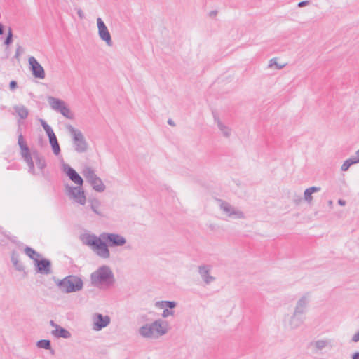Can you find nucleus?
Returning a JSON list of instances; mask_svg holds the SVG:
<instances>
[{
    "label": "nucleus",
    "instance_id": "1",
    "mask_svg": "<svg viewBox=\"0 0 359 359\" xmlns=\"http://www.w3.org/2000/svg\"><path fill=\"white\" fill-rule=\"evenodd\" d=\"M91 284L96 287L102 285L110 287L115 282L114 276L109 266L104 265L90 274Z\"/></svg>",
    "mask_w": 359,
    "mask_h": 359
},
{
    "label": "nucleus",
    "instance_id": "2",
    "mask_svg": "<svg viewBox=\"0 0 359 359\" xmlns=\"http://www.w3.org/2000/svg\"><path fill=\"white\" fill-rule=\"evenodd\" d=\"M82 241L84 245L91 247L100 257L104 259L109 258L110 251L109 245L100 236L97 237L95 234H87L83 236Z\"/></svg>",
    "mask_w": 359,
    "mask_h": 359
},
{
    "label": "nucleus",
    "instance_id": "3",
    "mask_svg": "<svg viewBox=\"0 0 359 359\" xmlns=\"http://www.w3.org/2000/svg\"><path fill=\"white\" fill-rule=\"evenodd\" d=\"M57 287L64 293L81 291L83 287L82 279L76 275H69L56 282Z\"/></svg>",
    "mask_w": 359,
    "mask_h": 359
},
{
    "label": "nucleus",
    "instance_id": "4",
    "mask_svg": "<svg viewBox=\"0 0 359 359\" xmlns=\"http://www.w3.org/2000/svg\"><path fill=\"white\" fill-rule=\"evenodd\" d=\"M168 329V323L162 319H158L152 323H147L140 327L139 334L142 337H151L153 334L162 336L167 333Z\"/></svg>",
    "mask_w": 359,
    "mask_h": 359
},
{
    "label": "nucleus",
    "instance_id": "5",
    "mask_svg": "<svg viewBox=\"0 0 359 359\" xmlns=\"http://www.w3.org/2000/svg\"><path fill=\"white\" fill-rule=\"evenodd\" d=\"M66 128L72 136L74 150L77 153L87 151L88 144L82 132L70 124L67 125Z\"/></svg>",
    "mask_w": 359,
    "mask_h": 359
},
{
    "label": "nucleus",
    "instance_id": "6",
    "mask_svg": "<svg viewBox=\"0 0 359 359\" xmlns=\"http://www.w3.org/2000/svg\"><path fill=\"white\" fill-rule=\"evenodd\" d=\"M48 101L53 110L60 113L65 118L71 120L74 118V114L63 100L54 97H48Z\"/></svg>",
    "mask_w": 359,
    "mask_h": 359
},
{
    "label": "nucleus",
    "instance_id": "7",
    "mask_svg": "<svg viewBox=\"0 0 359 359\" xmlns=\"http://www.w3.org/2000/svg\"><path fill=\"white\" fill-rule=\"evenodd\" d=\"M83 175L94 190L98 192H102L104 191L106 188L105 185L91 168L88 167L85 168L83 171Z\"/></svg>",
    "mask_w": 359,
    "mask_h": 359
},
{
    "label": "nucleus",
    "instance_id": "8",
    "mask_svg": "<svg viewBox=\"0 0 359 359\" xmlns=\"http://www.w3.org/2000/svg\"><path fill=\"white\" fill-rule=\"evenodd\" d=\"M67 196L80 205H83L86 202L84 191L80 187L65 186Z\"/></svg>",
    "mask_w": 359,
    "mask_h": 359
},
{
    "label": "nucleus",
    "instance_id": "9",
    "mask_svg": "<svg viewBox=\"0 0 359 359\" xmlns=\"http://www.w3.org/2000/svg\"><path fill=\"white\" fill-rule=\"evenodd\" d=\"M100 236L107 242L109 247H121L126 243V239L118 233L103 232Z\"/></svg>",
    "mask_w": 359,
    "mask_h": 359
},
{
    "label": "nucleus",
    "instance_id": "10",
    "mask_svg": "<svg viewBox=\"0 0 359 359\" xmlns=\"http://www.w3.org/2000/svg\"><path fill=\"white\" fill-rule=\"evenodd\" d=\"M219 206L221 210L229 217L243 219L245 217L244 213L231 205L228 202L219 199Z\"/></svg>",
    "mask_w": 359,
    "mask_h": 359
},
{
    "label": "nucleus",
    "instance_id": "11",
    "mask_svg": "<svg viewBox=\"0 0 359 359\" xmlns=\"http://www.w3.org/2000/svg\"><path fill=\"white\" fill-rule=\"evenodd\" d=\"M35 270L36 273L42 275H49L53 273L51 261L41 257L39 260H36L34 263Z\"/></svg>",
    "mask_w": 359,
    "mask_h": 359
},
{
    "label": "nucleus",
    "instance_id": "12",
    "mask_svg": "<svg viewBox=\"0 0 359 359\" xmlns=\"http://www.w3.org/2000/svg\"><path fill=\"white\" fill-rule=\"evenodd\" d=\"M28 62L32 75L36 79H43L46 76L45 70L37 60L34 57L31 56Z\"/></svg>",
    "mask_w": 359,
    "mask_h": 359
},
{
    "label": "nucleus",
    "instance_id": "13",
    "mask_svg": "<svg viewBox=\"0 0 359 359\" xmlns=\"http://www.w3.org/2000/svg\"><path fill=\"white\" fill-rule=\"evenodd\" d=\"M97 25L98 27V34L100 39L105 41L106 43L111 46H112V40L111 34L102 20L100 18L97 19Z\"/></svg>",
    "mask_w": 359,
    "mask_h": 359
},
{
    "label": "nucleus",
    "instance_id": "14",
    "mask_svg": "<svg viewBox=\"0 0 359 359\" xmlns=\"http://www.w3.org/2000/svg\"><path fill=\"white\" fill-rule=\"evenodd\" d=\"M62 170L71 181L74 182L76 184L79 185V187L82 186L83 183L82 177L70 165L66 163H63Z\"/></svg>",
    "mask_w": 359,
    "mask_h": 359
},
{
    "label": "nucleus",
    "instance_id": "15",
    "mask_svg": "<svg viewBox=\"0 0 359 359\" xmlns=\"http://www.w3.org/2000/svg\"><path fill=\"white\" fill-rule=\"evenodd\" d=\"M212 266L208 264L200 265L198 268V273L205 285H210L215 280V277L210 275Z\"/></svg>",
    "mask_w": 359,
    "mask_h": 359
},
{
    "label": "nucleus",
    "instance_id": "16",
    "mask_svg": "<svg viewBox=\"0 0 359 359\" xmlns=\"http://www.w3.org/2000/svg\"><path fill=\"white\" fill-rule=\"evenodd\" d=\"M309 302V293H306L297 301L293 313L305 317L308 309Z\"/></svg>",
    "mask_w": 359,
    "mask_h": 359
},
{
    "label": "nucleus",
    "instance_id": "17",
    "mask_svg": "<svg viewBox=\"0 0 359 359\" xmlns=\"http://www.w3.org/2000/svg\"><path fill=\"white\" fill-rule=\"evenodd\" d=\"M93 329L99 331L107 327L110 323V318L108 316H103L100 313H95L93 316Z\"/></svg>",
    "mask_w": 359,
    "mask_h": 359
},
{
    "label": "nucleus",
    "instance_id": "18",
    "mask_svg": "<svg viewBox=\"0 0 359 359\" xmlns=\"http://www.w3.org/2000/svg\"><path fill=\"white\" fill-rule=\"evenodd\" d=\"M305 317L293 313L289 318L285 326L290 330H294L299 327L304 323Z\"/></svg>",
    "mask_w": 359,
    "mask_h": 359
},
{
    "label": "nucleus",
    "instance_id": "19",
    "mask_svg": "<svg viewBox=\"0 0 359 359\" xmlns=\"http://www.w3.org/2000/svg\"><path fill=\"white\" fill-rule=\"evenodd\" d=\"M327 345V341L326 340H317L316 341L311 342L308 346V348L314 353H316L319 351H321L323 348H325Z\"/></svg>",
    "mask_w": 359,
    "mask_h": 359
},
{
    "label": "nucleus",
    "instance_id": "20",
    "mask_svg": "<svg viewBox=\"0 0 359 359\" xmlns=\"http://www.w3.org/2000/svg\"><path fill=\"white\" fill-rule=\"evenodd\" d=\"M50 325L55 327V329L52 330V334L54 337H69L70 333L66 329L55 325L53 320H50Z\"/></svg>",
    "mask_w": 359,
    "mask_h": 359
},
{
    "label": "nucleus",
    "instance_id": "21",
    "mask_svg": "<svg viewBox=\"0 0 359 359\" xmlns=\"http://www.w3.org/2000/svg\"><path fill=\"white\" fill-rule=\"evenodd\" d=\"M177 306V302L175 301H158L155 303V306L158 309H172Z\"/></svg>",
    "mask_w": 359,
    "mask_h": 359
},
{
    "label": "nucleus",
    "instance_id": "22",
    "mask_svg": "<svg viewBox=\"0 0 359 359\" xmlns=\"http://www.w3.org/2000/svg\"><path fill=\"white\" fill-rule=\"evenodd\" d=\"M18 257V255L15 252H13L11 255V262L17 271H24L25 269V266L20 262Z\"/></svg>",
    "mask_w": 359,
    "mask_h": 359
},
{
    "label": "nucleus",
    "instance_id": "23",
    "mask_svg": "<svg viewBox=\"0 0 359 359\" xmlns=\"http://www.w3.org/2000/svg\"><path fill=\"white\" fill-rule=\"evenodd\" d=\"M25 253L32 260H34V263L36 260H39L41 257V255L36 252L35 250L32 248L31 247L27 246L25 247Z\"/></svg>",
    "mask_w": 359,
    "mask_h": 359
},
{
    "label": "nucleus",
    "instance_id": "24",
    "mask_svg": "<svg viewBox=\"0 0 359 359\" xmlns=\"http://www.w3.org/2000/svg\"><path fill=\"white\" fill-rule=\"evenodd\" d=\"M15 111L22 119L27 118L29 111L28 109L23 105H17L13 107Z\"/></svg>",
    "mask_w": 359,
    "mask_h": 359
},
{
    "label": "nucleus",
    "instance_id": "25",
    "mask_svg": "<svg viewBox=\"0 0 359 359\" xmlns=\"http://www.w3.org/2000/svg\"><path fill=\"white\" fill-rule=\"evenodd\" d=\"M89 203L90 205L91 210L97 215H100V212L98 211V209L100 206V202L97 198H92L89 199Z\"/></svg>",
    "mask_w": 359,
    "mask_h": 359
},
{
    "label": "nucleus",
    "instance_id": "26",
    "mask_svg": "<svg viewBox=\"0 0 359 359\" xmlns=\"http://www.w3.org/2000/svg\"><path fill=\"white\" fill-rule=\"evenodd\" d=\"M217 127L225 137H230L231 130L228 126H225L221 121H218Z\"/></svg>",
    "mask_w": 359,
    "mask_h": 359
},
{
    "label": "nucleus",
    "instance_id": "27",
    "mask_svg": "<svg viewBox=\"0 0 359 359\" xmlns=\"http://www.w3.org/2000/svg\"><path fill=\"white\" fill-rule=\"evenodd\" d=\"M34 159L36 166L40 170H43L46 167V162L43 157H41L38 154H36L34 155Z\"/></svg>",
    "mask_w": 359,
    "mask_h": 359
},
{
    "label": "nucleus",
    "instance_id": "28",
    "mask_svg": "<svg viewBox=\"0 0 359 359\" xmlns=\"http://www.w3.org/2000/svg\"><path fill=\"white\" fill-rule=\"evenodd\" d=\"M26 163H27L28 165V167H29V172L32 174H34V162H33V160H32V156H26V158L24 159Z\"/></svg>",
    "mask_w": 359,
    "mask_h": 359
},
{
    "label": "nucleus",
    "instance_id": "29",
    "mask_svg": "<svg viewBox=\"0 0 359 359\" xmlns=\"http://www.w3.org/2000/svg\"><path fill=\"white\" fill-rule=\"evenodd\" d=\"M37 346L48 350L50 348V342L49 340H40L37 342Z\"/></svg>",
    "mask_w": 359,
    "mask_h": 359
},
{
    "label": "nucleus",
    "instance_id": "30",
    "mask_svg": "<svg viewBox=\"0 0 359 359\" xmlns=\"http://www.w3.org/2000/svg\"><path fill=\"white\" fill-rule=\"evenodd\" d=\"M13 42V32L11 27L8 28L7 36L4 41V44L9 46Z\"/></svg>",
    "mask_w": 359,
    "mask_h": 359
},
{
    "label": "nucleus",
    "instance_id": "31",
    "mask_svg": "<svg viewBox=\"0 0 359 359\" xmlns=\"http://www.w3.org/2000/svg\"><path fill=\"white\" fill-rule=\"evenodd\" d=\"M354 165L353 163V161H351L349 158L346 160L344 163L342 164L341 167V170L342 171H347L348 168L352 165Z\"/></svg>",
    "mask_w": 359,
    "mask_h": 359
},
{
    "label": "nucleus",
    "instance_id": "32",
    "mask_svg": "<svg viewBox=\"0 0 359 359\" xmlns=\"http://www.w3.org/2000/svg\"><path fill=\"white\" fill-rule=\"evenodd\" d=\"M18 143L21 149H25L27 147V145L26 144V142L24 140V137L21 133L18 135Z\"/></svg>",
    "mask_w": 359,
    "mask_h": 359
},
{
    "label": "nucleus",
    "instance_id": "33",
    "mask_svg": "<svg viewBox=\"0 0 359 359\" xmlns=\"http://www.w3.org/2000/svg\"><path fill=\"white\" fill-rule=\"evenodd\" d=\"M50 146L52 147V150H53V154L55 156H58L60 154V151H61L59 142L51 144Z\"/></svg>",
    "mask_w": 359,
    "mask_h": 359
},
{
    "label": "nucleus",
    "instance_id": "34",
    "mask_svg": "<svg viewBox=\"0 0 359 359\" xmlns=\"http://www.w3.org/2000/svg\"><path fill=\"white\" fill-rule=\"evenodd\" d=\"M273 65H276L278 69H282L284 67V65H279L277 63L276 58H272L269 61V67H272Z\"/></svg>",
    "mask_w": 359,
    "mask_h": 359
},
{
    "label": "nucleus",
    "instance_id": "35",
    "mask_svg": "<svg viewBox=\"0 0 359 359\" xmlns=\"http://www.w3.org/2000/svg\"><path fill=\"white\" fill-rule=\"evenodd\" d=\"M48 137L49 139L50 144L58 142L55 133H50V135H48Z\"/></svg>",
    "mask_w": 359,
    "mask_h": 359
},
{
    "label": "nucleus",
    "instance_id": "36",
    "mask_svg": "<svg viewBox=\"0 0 359 359\" xmlns=\"http://www.w3.org/2000/svg\"><path fill=\"white\" fill-rule=\"evenodd\" d=\"M304 200L307 202H311L313 199L312 194L306 189L304 193Z\"/></svg>",
    "mask_w": 359,
    "mask_h": 359
},
{
    "label": "nucleus",
    "instance_id": "37",
    "mask_svg": "<svg viewBox=\"0 0 359 359\" xmlns=\"http://www.w3.org/2000/svg\"><path fill=\"white\" fill-rule=\"evenodd\" d=\"M21 154L24 159L26 158V156H31V154H30L29 147H27V148H25V149H22Z\"/></svg>",
    "mask_w": 359,
    "mask_h": 359
},
{
    "label": "nucleus",
    "instance_id": "38",
    "mask_svg": "<svg viewBox=\"0 0 359 359\" xmlns=\"http://www.w3.org/2000/svg\"><path fill=\"white\" fill-rule=\"evenodd\" d=\"M174 313V311L171 310L170 309H164L163 311V313H162V316L163 318H167L169 316H172L173 315Z\"/></svg>",
    "mask_w": 359,
    "mask_h": 359
},
{
    "label": "nucleus",
    "instance_id": "39",
    "mask_svg": "<svg viewBox=\"0 0 359 359\" xmlns=\"http://www.w3.org/2000/svg\"><path fill=\"white\" fill-rule=\"evenodd\" d=\"M349 159L353 161V164H357L359 163V154L358 150L355 153V155L352 156Z\"/></svg>",
    "mask_w": 359,
    "mask_h": 359
},
{
    "label": "nucleus",
    "instance_id": "40",
    "mask_svg": "<svg viewBox=\"0 0 359 359\" xmlns=\"http://www.w3.org/2000/svg\"><path fill=\"white\" fill-rule=\"evenodd\" d=\"M1 229H2V227H1V226H0V233H1L3 235H4V236H5L8 239H9L11 242H13V243H15V242H16V241H15L16 237H15V236H9V235H8V234H6V233L1 232Z\"/></svg>",
    "mask_w": 359,
    "mask_h": 359
},
{
    "label": "nucleus",
    "instance_id": "41",
    "mask_svg": "<svg viewBox=\"0 0 359 359\" xmlns=\"http://www.w3.org/2000/svg\"><path fill=\"white\" fill-rule=\"evenodd\" d=\"M43 128L46 131L47 135H50V133H54L53 130L48 124H47V126H44Z\"/></svg>",
    "mask_w": 359,
    "mask_h": 359
},
{
    "label": "nucleus",
    "instance_id": "42",
    "mask_svg": "<svg viewBox=\"0 0 359 359\" xmlns=\"http://www.w3.org/2000/svg\"><path fill=\"white\" fill-rule=\"evenodd\" d=\"M308 191L311 194H313V193L315 192H317V191H319L320 190V187H311L307 189Z\"/></svg>",
    "mask_w": 359,
    "mask_h": 359
},
{
    "label": "nucleus",
    "instance_id": "43",
    "mask_svg": "<svg viewBox=\"0 0 359 359\" xmlns=\"http://www.w3.org/2000/svg\"><path fill=\"white\" fill-rule=\"evenodd\" d=\"M308 191L311 194H313V193L315 192H317V191H319L320 190V187H311L307 189Z\"/></svg>",
    "mask_w": 359,
    "mask_h": 359
},
{
    "label": "nucleus",
    "instance_id": "44",
    "mask_svg": "<svg viewBox=\"0 0 359 359\" xmlns=\"http://www.w3.org/2000/svg\"><path fill=\"white\" fill-rule=\"evenodd\" d=\"M18 87V83L17 81L13 80L9 83V88L10 90H13Z\"/></svg>",
    "mask_w": 359,
    "mask_h": 359
},
{
    "label": "nucleus",
    "instance_id": "45",
    "mask_svg": "<svg viewBox=\"0 0 359 359\" xmlns=\"http://www.w3.org/2000/svg\"><path fill=\"white\" fill-rule=\"evenodd\" d=\"M309 4V1H300L298 3L297 6L302 8V7L306 6Z\"/></svg>",
    "mask_w": 359,
    "mask_h": 359
},
{
    "label": "nucleus",
    "instance_id": "46",
    "mask_svg": "<svg viewBox=\"0 0 359 359\" xmlns=\"http://www.w3.org/2000/svg\"><path fill=\"white\" fill-rule=\"evenodd\" d=\"M77 14L80 19H83L85 18L84 13L81 9H78Z\"/></svg>",
    "mask_w": 359,
    "mask_h": 359
},
{
    "label": "nucleus",
    "instance_id": "47",
    "mask_svg": "<svg viewBox=\"0 0 359 359\" xmlns=\"http://www.w3.org/2000/svg\"><path fill=\"white\" fill-rule=\"evenodd\" d=\"M21 50H22L21 46H18L17 49H16L15 57H18L20 54Z\"/></svg>",
    "mask_w": 359,
    "mask_h": 359
},
{
    "label": "nucleus",
    "instance_id": "48",
    "mask_svg": "<svg viewBox=\"0 0 359 359\" xmlns=\"http://www.w3.org/2000/svg\"><path fill=\"white\" fill-rule=\"evenodd\" d=\"M213 116H214V120L215 121V123H217V125L218 126V121H220L217 114H215V113H213Z\"/></svg>",
    "mask_w": 359,
    "mask_h": 359
},
{
    "label": "nucleus",
    "instance_id": "49",
    "mask_svg": "<svg viewBox=\"0 0 359 359\" xmlns=\"http://www.w3.org/2000/svg\"><path fill=\"white\" fill-rule=\"evenodd\" d=\"M338 204L339 205L344 206V205H346V201L344 200H343V199H339L338 200Z\"/></svg>",
    "mask_w": 359,
    "mask_h": 359
},
{
    "label": "nucleus",
    "instance_id": "50",
    "mask_svg": "<svg viewBox=\"0 0 359 359\" xmlns=\"http://www.w3.org/2000/svg\"><path fill=\"white\" fill-rule=\"evenodd\" d=\"M168 123L170 126H175L174 121L172 119H170V118L168 120Z\"/></svg>",
    "mask_w": 359,
    "mask_h": 359
},
{
    "label": "nucleus",
    "instance_id": "51",
    "mask_svg": "<svg viewBox=\"0 0 359 359\" xmlns=\"http://www.w3.org/2000/svg\"><path fill=\"white\" fill-rule=\"evenodd\" d=\"M40 123L41 126L43 128L44 126H47V123L43 119H40Z\"/></svg>",
    "mask_w": 359,
    "mask_h": 359
},
{
    "label": "nucleus",
    "instance_id": "52",
    "mask_svg": "<svg viewBox=\"0 0 359 359\" xmlns=\"http://www.w3.org/2000/svg\"><path fill=\"white\" fill-rule=\"evenodd\" d=\"M217 11H212L210 13V16H211V17L215 16L217 15Z\"/></svg>",
    "mask_w": 359,
    "mask_h": 359
},
{
    "label": "nucleus",
    "instance_id": "53",
    "mask_svg": "<svg viewBox=\"0 0 359 359\" xmlns=\"http://www.w3.org/2000/svg\"><path fill=\"white\" fill-rule=\"evenodd\" d=\"M4 25H2L0 26V35L4 34Z\"/></svg>",
    "mask_w": 359,
    "mask_h": 359
},
{
    "label": "nucleus",
    "instance_id": "54",
    "mask_svg": "<svg viewBox=\"0 0 359 359\" xmlns=\"http://www.w3.org/2000/svg\"><path fill=\"white\" fill-rule=\"evenodd\" d=\"M353 359H359V352H357L353 354Z\"/></svg>",
    "mask_w": 359,
    "mask_h": 359
},
{
    "label": "nucleus",
    "instance_id": "55",
    "mask_svg": "<svg viewBox=\"0 0 359 359\" xmlns=\"http://www.w3.org/2000/svg\"><path fill=\"white\" fill-rule=\"evenodd\" d=\"M39 143L41 146L43 145V138H42V137H41V138L39 139Z\"/></svg>",
    "mask_w": 359,
    "mask_h": 359
},
{
    "label": "nucleus",
    "instance_id": "56",
    "mask_svg": "<svg viewBox=\"0 0 359 359\" xmlns=\"http://www.w3.org/2000/svg\"><path fill=\"white\" fill-rule=\"evenodd\" d=\"M353 337H359V330L357 332H355Z\"/></svg>",
    "mask_w": 359,
    "mask_h": 359
},
{
    "label": "nucleus",
    "instance_id": "57",
    "mask_svg": "<svg viewBox=\"0 0 359 359\" xmlns=\"http://www.w3.org/2000/svg\"><path fill=\"white\" fill-rule=\"evenodd\" d=\"M353 341L354 342H358L359 341V338H353Z\"/></svg>",
    "mask_w": 359,
    "mask_h": 359
},
{
    "label": "nucleus",
    "instance_id": "58",
    "mask_svg": "<svg viewBox=\"0 0 359 359\" xmlns=\"http://www.w3.org/2000/svg\"><path fill=\"white\" fill-rule=\"evenodd\" d=\"M328 204H329V205H330V206H332V201L330 200V201H328Z\"/></svg>",
    "mask_w": 359,
    "mask_h": 359
},
{
    "label": "nucleus",
    "instance_id": "59",
    "mask_svg": "<svg viewBox=\"0 0 359 359\" xmlns=\"http://www.w3.org/2000/svg\"><path fill=\"white\" fill-rule=\"evenodd\" d=\"M2 25V24L0 22V26Z\"/></svg>",
    "mask_w": 359,
    "mask_h": 359
},
{
    "label": "nucleus",
    "instance_id": "60",
    "mask_svg": "<svg viewBox=\"0 0 359 359\" xmlns=\"http://www.w3.org/2000/svg\"><path fill=\"white\" fill-rule=\"evenodd\" d=\"M358 154H359V149H358Z\"/></svg>",
    "mask_w": 359,
    "mask_h": 359
}]
</instances>
